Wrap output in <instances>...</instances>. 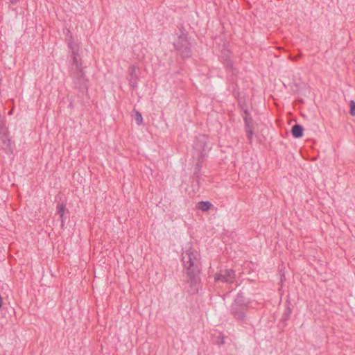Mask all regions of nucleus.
<instances>
[{
    "label": "nucleus",
    "mask_w": 355,
    "mask_h": 355,
    "mask_svg": "<svg viewBox=\"0 0 355 355\" xmlns=\"http://www.w3.org/2000/svg\"><path fill=\"white\" fill-rule=\"evenodd\" d=\"M300 56H301V55H300V54H299V55H297V56H295V58H293V57H291V56H290L289 58H290V59H291L292 60H293V61H296V60H297V58H300Z\"/></svg>",
    "instance_id": "obj_17"
},
{
    "label": "nucleus",
    "mask_w": 355,
    "mask_h": 355,
    "mask_svg": "<svg viewBox=\"0 0 355 355\" xmlns=\"http://www.w3.org/2000/svg\"><path fill=\"white\" fill-rule=\"evenodd\" d=\"M248 306L243 303L241 296H237L231 306V313L236 320H243L245 318V313Z\"/></svg>",
    "instance_id": "obj_3"
},
{
    "label": "nucleus",
    "mask_w": 355,
    "mask_h": 355,
    "mask_svg": "<svg viewBox=\"0 0 355 355\" xmlns=\"http://www.w3.org/2000/svg\"><path fill=\"white\" fill-rule=\"evenodd\" d=\"M243 118L245 121V130L247 135V137L250 142H251L254 129L253 120L250 116V113L247 110H245L243 112Z\"/></svg>",
    "instance_id": "obj_6"
},
{
    "label": "nucleus",
    "mask_w": 355,
    "mask_h": 355,
    "mask_svg": "<svg viewBox=\"0 0 355 355\" xmlns=\"http://www.w3.org/2000/svg\"><path fill=\"white\" fill-rule=\"evenodd\" d=\"M174 46L182 57L189 58L191 56L190 44L185 35L179 36L177 41L174 43Z\"/></svg>",
    "instance_id": "obj_4"
},
{
    "label": "nucleus",
    "mask_w": 355,
    "mask_h": 355,
    "mask_svg": "<svg viewBox=\"0 0 355 355\" xmlns=\"http://www.w3.org/2000/svg\"><path fill=\"white\" fill-rule=\"evenodd\" d=\"M57 214L59 215L60 220H61V225L63 227L64 223V214L67 211L65 205L64 204L59 203L57 206Z\"/></svg>",
    "instance_id": "obj_10"
},
{
    "label": "nucleus",
    "mask_w": 355,
    "mask_h": 355,
    "mask_svg": "<svg viewBox=\"0 0 355 355\" xmlns=\"http://www.w3.org/2000/svg\"><path fill=\"white\" fill-rule=\"evenodd\" d=\"M137 69L135 65H131L128 68V80L129 81V85L132 87L135 88L137 85V82L139 80L138 73L137 72Z\"/></svg>",
    "instance_id": "obj_8"
},
{
    "label": "nucleus",
    "mask_w": 355,
    "mask_h": 355,
    "mask_svg": "<svg viewBox=\"0 0 355 355\" xmlns=\"http://www.w3.org/2000/svg\"><path fill=\"white\" fill-rule=\"evenodd\" d=\"M349 107H350L349 114L352 116H355V102L354 101H351L349 102Z\"/></svg>",
    "instance_id": "obj_15"
},
{
    "label": "nucleus",
    "mask_w": 355,
    "mask_h": 355,
    "mask_svg": "<svg viewBox=\"0 0 355 355\" xmlns=\"http://www.w3.org/2000/svg\"><path fill=\"white\" fill-rule=\"evenodd\" d=\"M135 121L137 125H141L143 122L142 116L138 111H135Z\"/></svg>",
    "instance_id": "obj_14"
},
{
    "label": "nucleus",
    "mask_w": 355,
    "mask_h": 355,
    "mask_svg": "<svg viewBox=\"0 0 355 355\" xmlns=\"http://www.w3.org/2000/svg\"><path fill=\"white\" fill-rule=\"evenodd\" d=\"M10 1L12 4H15L18 1V0H10Z\"/></svg>",
    "instance_id": "obj_18"
},
{
    "label": "nucleus",
    "mask_w": 355,
    "mask_h": 355,
    "mask_svg": "<svg viewBox=\"0 0 355 355\" xmlns=\"http://www.w3.org/2000/svg\"><path fill=\"white\" fill-rule=\"evenodd\" d=\"M208 137L205 135H200L196 137L193 144L192 157L197 160L196 165L200 167V164L209 150L207 146Z\"/></svg>",
    "instance_id": "obj_2"
},
{
    "label": "nucleus",
    "mask_w": 355,
    "mask_h": 355,
    "mask_svg": "<svg viewBox=\"0 0 355 355\" xmlns=\"http://www.w3.org/2000/svg\"><path fill=\"white\" fill-rule=\"evenodd\" d=\"M212 206L209 201H201L197 204V208L202 211H208Z\"/></svg>",
    "instance_id": "obj_12"
},
{
    "label": "nucleus",
    "mask_w": 355,
    "mask_h": 355,
    "mask_svg": "<svg viewBox=\"0 0 355 355\" xmlns=\"http://www.w3.org/2000/svg\"><path fill=\"white\" fill-rule=\"evenodd\" d=\"M291 311L290 309V308H288L287 310H286V312L285 313V315H286V318L285 319H287L288 315H290Z\"/></svg>",
    "instance_id": "obj_16"
},
{
    "label": "nucleus",
    "mask_w": 355,
    "mask_h": 355,
    "mask_svg": "<svg viewBox=\"0 0 355 355\" xmlns=\"http://www.w3.org/2000/svg\"><path fill=\"white\" fill-rule=\"evenodd\" d=\"M221 343V344H223V343H224L223 340H222V341H221V343Z\"/></svg>",
    "instance_id": "obj_20"
},
{
    "label": "nucleus",
    "mask_w": 355,
    "mask_h": 355,
    "mask_svg": "<svg viewBox=\"0 0 355 355\" xmlns=\"http://www.w3.org/2000/svg\"><path fill=\"white\" fill-rule=\"evenodd\" d=\"M68 46H69V49L71 50V53H73V47L76 48L77 49V52H78V51H79V46H78V44L74 42L73 39L72 37H71L69 40Z\"/></svg>",
    "instance_id": "obj_13"
},
{
    "label": "nucleus",
    "mask_w": 355,
    "mask_h": 355,
    "mask_svg": "<svg viewBox=\"0 0 355 355\" xmlns=\"http://www.w3.org/2000/svg\"><path fill=\"white\" fill-rule=\"evenodd\" d=\"M1 304H2V298H1V296L0 295V307L1 306Z\"/></svg>",
    "instance_id": "obj_19"
},
{
    "label": "nucleus",
    "mask_w": 355,
    "mask_h": 355,
    "mask_svg": "<svg viewBox=\"0 0 355 355\" xmlns=\"http://www.w3.org/2000/svg\"><path fill=\"white\" fill-rule=\"evenodd\" d=\"M200 256L195 248L188 243L183 248L182 261L187 274V282L189 284L190 293H196L200 282Z\"/></svg>",
    "instance_id": "obj_1"
},
{
    "label": "nucleus",
    "mask_w": 355,
    "mask_h": 355,
    "mask_svg": "<svg viewBox=\"0 0 355 355\" xmlns=\"http://www.w3.org/2000/svg\"><path fill=\"white\" fill-rule=\"evenodd\" d=\"M291 132L295 138H300L303 135V128L299 124H295L292 127Z\"/></svg>",
    "instance_id": "obj_11"
},
{
    "label": "nucleus",
    "mask_w": 355,
    "mask_h": 355,
    "mask_svg": "<svg viewBox=\"0 0 355 355\" xmlns=\"http://www.w3.org/2000/svg\"><path fill=\"white\" fill-rule=\"evenodd\" d=\"M235 279V272L231 269L221 270L215 275V280L226 283L233 282Z\"/></svg>",
    "instance_id": "obj_7"
},
{
    "label": "nucleus",
    "mask_w": 355,
    "mask_h": 355,
    "mask_svg": "<svg viewBox=\"0 0 355 355\" xmlns=\"http://www.w3.org/2000/svg\"><path fill=\"white\" fill-rule=\"evenodd\" d=\"M72 58V64L71 67L74 68H80L83 67L82 61L78 58V52H77V49L73 48V53H71Z\"/></svg>",
    "instance_id": "obj_9"
},
{
    "label": "nucleus",
    "mask_w": 355,
    "mask_h": 355,
    "mask_svg": "<svg viewBox=\"0 0 355 355\" xmlns=\"http://www.w3.org/2000/svg\"><path fill=\"white\" fill-rule=\"evenodd\" d=\"M70 76L73 79V83L76 87H80L85 85L86 78L85 76V73L83 71V68H74L71 67L70 69Z\"/></svg>",
    "instance_id": "obj_5"
}]
</instances>
